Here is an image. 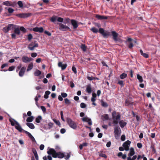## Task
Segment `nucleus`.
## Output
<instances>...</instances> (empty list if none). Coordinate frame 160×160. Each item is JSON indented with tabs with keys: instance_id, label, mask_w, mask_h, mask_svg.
Listing matches in <instances>:
<instances>
[{
	"instance_id": "obj_32",
	"label": "nucleus",
	"mask_w": 160,
	"mask_h": 160,
	"mask_svg": "<svg viewBox=\"0 0 160 160\" xmlns=\"http://www.w3.org/2000/svg\"><path fill=\"white\" fill-rule=\"evenodd\" d=\"M13 25L12 24H10L7 27H5V29H8L9 31L13 28Z\"/></svg>"
},
{
	"instance_id": "obj_7",
	"label": "nucleus",
	"mask_w": 160,
	"mask_h": 160,
	"mask_svg": "<svg viewBox=\"0 0 160 160\" xmlns=\"http://www.w3.org/2000/svg\"><path fill=\"white\" fill-rule=\"evenodd\" d=\"M51 20L53 22H55L57 21L59 22H62L63 19L62 18L54 16L51 18Z\"/></svg>"
},
{
	"instance_id": "obj_22",
	"label": "nucleus",
	"mask_w": 160,
	"mask_h": 160,
	"mask_svg": "<svg viewBox=\"0 0 160 160\" xmlns=\"http://www.w3.org/2000/svg\"><path fill=\"white\" fill-rule=\"evenodd\" d=\"M96 18L98 19H107V17H104L103 16H100L99 15H97L96 16Z\"/></svg>"
},
{
	"instance_id": "obj_10",
	"label": "nucleus",
	"mask_w": 160,
	"mask_h": 160,
	"mask_svg": "<svg viewBox=\"0 0 160 160\" xmlns=\"http://www.w3.org/2000/svg\"><path fill=\"white\" fill-rule=\"evenodd\" d=\"M131 143V142L130 141L128 140L123 144V146L125 150L128 151L129 150V147Z\"/></svg>"
},
{
	"instance_id": "obj_39",
	"label": "nucleus",
	"mask_w": 160,
	"mask_h": 160,
	"mask_svg": "<svg viewBox=\"0 0 160 160\" xmlns=\"http://www.w3.org/2000/svg\"><path fill=\"white\" fill-rule=\"evenodd\" d=\"M86 91L89 93H90L91 92V88L90 86H88L86 88Z\"/></svg>"
},
{
	"instance_id": "obj_20",
	"label": "nucleus",
	"mask_w": 160,
	"mask_h": 160,
	"mask_svg": "<svg viewBox=\"0 0 160 160\" xmlns=\"http://www.w3.org/2000/svg\"><path fill=\"white\" fill-rule=\"evenodd\" d=\"M15 127L17 130L20 132H22V129L18 122H17Z\"/></svg>"
},
{
	"instance_id": "obj_44",
	"label": "nucleus",
	"mask_w": 160,
	"mask_h": 160,
	"mask_svg": "<svg viewBox=\"0 0 160 160\" xmlns=\"http://www.w3.org/2000/svg\"><path fill=\"white\" fill-rule=\"evenodd\" d=\"M20 30L18 28H16L15 29V32L16 34H19L20 33Z\"/></svg>"
},
{
	"instance_id": "obj_6",
	"label": "nucleus",
	"mask_w": 160,
	"mask_h": 160,
	"mask_svg": "<svg viewBox=\"0 0 160 160\" xmlns=\"http://www.w3.org/2000/svg\"><path fill=\"white\" fill-rule=\"evenodd\" d=\"M127 42L129 43L128 47L130 48H131L133 46V44L137 43V42L136 40H132L130 38H128L127 40Z\"/></svg>"
},
{
	"instance_id": "obj_40",
	"label": "nucleus",
	"mask_w": 160,
	"mask_h": 160,
	"mask_svg": "<svg viewBox=\"0 0 160 160\" xmlns=\"http://www.w3.org/2000/svg\"><path fill=\"white\" fill-rule=\"evenodd\" d=\"M53 121L57 125H58L59 126H60L61 124L60 122L59 121L55 119H53Z\"/></svg>"
},
{
	"instance_id": "obj_49",
	"label": "nucleus",
	"mask_w": 160,
	"mask_h": 160,
	"mask_svg": "<svg viewBox=\"0 0 160 160\" xmlns=\"http://www.w3.org/2000/svg\"><path fill=\"white\" fill-rule=\"evenodd\" d=\"M61 95L64 98L68 96L67 94L66 93H62Z\"/></svg>"
},
{
	"instance_id": "obj_41",
	"label": "nucleus",
	"mask_w": 160,
	"mask_h": 160,
	"mask_svg": "<svg viewBox=\"0 0 160 160\" xmlns=\"http://www.w3.org/2000/svg\"><path fill=\"white\" fill-rule=\"evenodd\" d=\"M18 3L20 8H22L23 7V4L22 2L21 1H18Z\"/></svg>"
},
{
	"instance_id": "obj_46",
	"label": "nucleus",
	"mask_w": 160,
	"mask_h": 160,
	"mask_svg": "<svg viewBox=\"0 0 160 160\" xmlns=\"http://www.w3.org/2000/svg\"><path fill=\"white\" fill-rule=\"evenodd\" d=\"M81 48L84 51H85L86 50V48L85 45L83 44H82L81 46Z\"/></svg>"
},
{
	"instance_id": "obj_5",
	"label": "nucleus",
	"mask_w": 160,
	"mask_h": 160,
	"mask_svg": "<svg viewBox=\"0 0 160 160\" xmlns=\"http://www.w3.org/2000/svg\"><path fill=\"white\" fill-rule=\"evenodd\" d=\"M114 132L115 138L118 139L119 138V136L121 133V130L119 128L116 127L114 128Z\"/></svg>"
},
{
	"instance_id": "obj_63",
	"label": "nucleus",
	"mask_w": 160,
	"mask_h": 160,
	"mask_svg": "<svg viewBox=\"0 0 160 160\" xmlns=\"http://www.w3.org/2000/svg\"><path fill=\"white\" fill-rule=\"evenodd\" d=\"M28 38L29 40H30L32 38V35L31 34L28 35Z\"/></svg>"
},
{
	"instance_id": "obj_43",
	"label": "nucleus",
	"mask_w": 160,
	"mask_h": 160,
	"mask_svg": "<svg viewBox=\"0 0 160 160\" xmlns=\"http://www.w3.org/2000/svg\"><path fill=\"white\" fill-rule=\"evenodd\" d=\"M91 30H92L93 32L95 33H96L98 32V29L94 28H92L91 29Z\"/></svg>"
},
{
	"instance_id": "obj_21",
	"label": "nucleus",
	"mask_w": 160,
	"mask_h": 160,
	"mask_svg": "<svg viewBox=\"0 0 160 160\" xmlns=\"http://www.w3.org/2000/svg\"><path fill=\"white\" fill-rule=\"evenodd\" d=\"M135 154L134 150L133 148H131L130 149L129 153L128 154L129 157Z\"/></svg>"
},
{
	"instance_id": "obj_60",
	"label": "nucleus",
	"mask_w": 160,
	"mask_h": 160,
	"mask_svg": "<svg viewBox=\"0 0 160 160\" xmlns=\"http://www.w3.org/2000/svg\"><path fill=\"white\" fill-rule=\"evenodd\" d=\"M44 148V146L43 144H41L40 146V149L42 150H43Z\"/></svg>"
},
{
	"instance_id": "obj_34",
	"label": "nucleus",
	"mask_w": 160,
	"mask_h": 160,
	"mask_svg": "<svg viewBox=\"0 0 160 160\" xmlns=\"http://www.w3.org/2000/svg\"><path fill=\"white\" fill-rule=\"evenodd\" d=\"M50 92L49 91H47L45 92L44 95V98H48V95L50 94Z\"/></svg>"
},
{
	"instance_id": "obj_62",
	"label": "nucleus",
	"mask_w": 160,
	"mask_h": 160,
	"mask_svg": "<svg viewBox=\"0 0 160 160\" xmlns=\"http://www.w3.org/2000/svg\"><path fill=\"white\" fill-rule=\"evenodd\" d=\"M111 143L110 142H108L106 144V146L107 147H109L110 146Z\"/></svg>"
},
{
	"instance_id": "obj_2",
	"label": "nucleus",
	"mask_w": 160,
	"mask_h": 160,
	"mask_svg": "<svg viewBox=\"0 0 160 160\" xmlns=\"http://www.w3.org/2000/svg\"><path fill=\"white\" fill-rule=\"evenodd\" d=\"M112 116L113 118V123L115 124H117L120 119V115L118 114H116L115 112H113L112 113Z\"/></svg>"
},
{
	"instance_id": "obj_25",
	"label": "nucleus",
	"mask_w": 160,
	"mask_h": 160,
	"mask_svg": "<svg viewBox=\"0 0 160 160\" xmlns=\"http://www.w3.org/2000/svg\"><path fill=\"white\" fill-rule=\"evenodd\" d=\"M137 79L139 80V82H142L143 81L142 77L139 74H137Z\"/></svg>"
},
{
	"instance_id": "obj_64",
	"label": "nucleus",
	"mask_w": 160,
	"mask_h": 160,
	"mask_svg": "<svg viewBox=\"0 0 160 160\" xmlns=\"http://www.w3.org/2000/svg\"><path fill=\"white\" fill-rule=\"evenodd\" d=\"M58 99L60 101H62L63 100L62 97L60 95H59L58 97Z\"/></svg>"
},
{
	"instance_id": "obj_56",
	"label": "nucleus",
	"mask_w": 160,
	"mask_h": 160,
	"mask_svg": "<svg viewBox=\"0 0 160 160\" xmlns=\"http://www.w3.org/2000/svg\"><path fill=\"white\" fill-rule=\"evenodd\" d=\"M66 132V130L64 128H62L60 130V132L62 134L65 133Z\"/></svg>"
},
{
	"instance_id": "obj_28",
	"label": "nucleus",
	"mask_w": 160,
	"mask_h": 160,
	"mask_svg": "<svg viewBox=\"0 0 160 160\" xmlns=\"http://www.w3.org/2000/svg\"><path fill=\"white\" fill-rule=\"evenodd\" d=\"M42 119V117L41 116H39L36 118L35 121L37 123H39Z\"/></svg>"
},
{
	"instance_id": "obj_17",
	"label": "nucleus",
	"mask_w": 160,
	"mask_h": 160,
	"mask_svg": "<svg viewBox=\"0 0 160 160\" xmlns=\"http://www.w3.org/2000/svg\"><path fill=\"white\" fill-rule=\"evenodd\" d=\"M26 70V68L25 67H22L20 69L19 73V75L20 77H22L24 75L25 71Z\"/></svg>"
},
{
	"instance_id": "obj_58",
	"label": "nucleus",
	"mask_w": 160,
	"mask_h": 160,
	"mask_svg": "<svg viewBox=\"0 0 160 160\" xmlns=\"http://www.w3.org/2000/svg\"><path fill=\"white\" fill-rule=\"evenodd\" d=\"M121 140L122 141H124L125 140V135H122L121 136Z\"/></svg>"
},
{
	"instance_id": "obj_33",
	"label": "nucleus",
	"mask_w": 160,
	"mask_h": 160,
	"mask_svg": "<svg viewBox=\"0 0 160 160\" xmlns=\"http://www.w3.org/2000/svg\"><path fill=\"white\" fill-rule=\"evenodd\" d=\"M41 73V72L40 71L36 70L34 72V74L35 76H38L40 75Z\"/></svg>"
},
{
	"instance_id": "obj_57",
	"label": "nucleus",
	"mask_w": 160,
	"mask_h": 160,
	"mask_svg": "<svg viewBox=\"0 0 160 160\" xmlns=\"http://www.w3.org/2000/svg\"><path fill=\"white\" fill-rule=\"evenodd\" d=\"M20 29L23 32H25L26 31V29L23 27H21Z\"/></svg>"
},
{
	"instance_id": "obj_50",
	"label": "nucleus",
	"mask_w": 160,
	"mask_h": 160,
	"mask_svg": "<svg viewBox=\"0 0 160 160\" xmlns=\"http://www.w3.org/2000/svg\"><path fill=\"white\" fill-rule=\"evenodd\" d=\"M15 68V67L14 66H12L10 67L8 69V70L10 71H11L13 70Z\"/></svg>"
},
{
	"instance_id": "obj_55",
	"label": "nucleus",
	"mask_w": 160,
	"mask_h": 160,
	"mask_svg": "<svg viewBox=\"0 0 160 160\" xmlns=\"http://www.w3.org/2000/svg\"><path fill=\"white\" fill-rule=\"evenodd\" d=\"M72 71L74 72V73H77V70L74 67H72Z\"/></svg>"
},
{
	"instance_id": "obj_31",
	"label": "nucleus",
	"mask_w": 160,
	"mask_h": 160,
	"mask_svg": "<svg viewBox=\"0 0 160 160\" xmlns=\"http://www.w3.org/2000/svg\"><path fill=\"white\" fill-rule=\"evenodd\" d=\"M140 52L141 54L143 57L146 58H148V54L146 53H144L143 52L142 50H140Z\"/></svg>"
},
{
	"instance_id": "obj_23",
	"label": "nucleus",
	"mask_w": 160,
	"mask_h": 160,
	"mask_svg": "<svg viewBox=\"0 0 160 160\" xmlns=\"http://www.w3.org/2000/svg\"><path fill=\"white\" fill-rule=\"evenodd\" d=\"M26 125L31 129H33L35 128L34 125L32 123L28 122Z\"/></svg>"
},
{
	"instance_id": "obj_9",
	"label": "nucleus",
	"mask_w": 160,
	"mask_h": 160,
	"mask_svg": "<svg viewBox=\"0 0 160 160\" xmlns=\"http://www.w3.org/2000/svg\"><path fill=\"white\" fill-rule=\"evenodd\" d=\"M38 45L37 43L32 42L29 45L28 48L30 50L32 51L35 48L38 47Z\"/></svg>"
},
{
	"instance_id": "obj_52",
	"label": "nucleus",
	"mask_w": 160,
	"mask_h": 160,
	"mask_svg": "<svg viewBox=\"0 0 160 160\" xmlns=\"http://www.w3.org/2000/svg\"><path fill=\"white\" fill-rule=\"evenodd\" d=\"M102 105L105 107L108 106V105L106 103L103 101L101 102Z\"/></svg>"
},
{
	"instance_id": "obj_13",
	"label": "nucleus",
	"mask_w": 160,
	"mask_h": 160,
	"mask_svg": "<svg viewBox=\"0 0 160 160\" xmlns=\"http://www.w3.org/2000/svg\"><path fill=\"white\" fill-rule=\"evenodd\" d=\"M99 32L100 33L102 34L105 37L108 36L109 34L108 32L104 31L102 28H100L99 29Z\"/></svg>"
},
{
	"instance_id": "obj_12",
	"label": "nucleus",
	"mask_w": 160,
	"mask_h": 160,
	"mask_svg": "<svg viewBox=\"0 0 160 160\" xmlns=\"http://www.w3.org/2000/svg\"><path fill=\"white\" fill-rule=\"evenodd\" d=\"M31 58H29L26 56H23L22 58V60L23 62L25 63H27L32 60Z\"/></svg>"
},
{
	"instance_id": "obj_48",
	"label": "nucleus",
	"mask_w": 160,
	"mask_h": 160,
	"mask_svg": "<svg viewBox=\"0 0 160 160\" xmlns=\"http://www.w3.org/2000/svg\"><path fill=\"white\" fill-rule=\"evenodd\" d=\"M64 157H65V159L67 160L69 159L70 157V155L69 154L67 153V155H64Z\"/></svg>"
},
{
	"instance_id": "obj_1",
	"label": "nucleus",
	"mask_w": 160,
	"mask_h": 160,
	"mask_svg": "<svg viewBox=\"0 0 160 160\" xmlns=\"http://www.w3.org/2000/svg\"><path fill=\"white\" fill-rule=\"evenodd\" d=\"M48 150L47 153L48 154H51L53 158H62L64 157V154L63 153L59 152L57 153L54 149L52 148H48Z\"/></svg>"
},
{
	"instance_id": "obj_24",
	"label": "nucleus",
	"mask_w": 160,
	"mask_h": 160,
	"mask_svg": "<svg viewBox=\"0 0 160 160\" xmlns=\"http://www.w3.org/2000/svg\"><path fill=\"white\" fill-rule=\"evenodd\" d=\"M34 119V117L33 116H31L28 118L26 120V121L28 122H32Z\"/></svg>"
},
{
	"instance_id": "obj_59",
	"label": "nucleus",
	"mask_w": 160,
	"mask_h": 160,
	"mask_svg": "<svg viewBox=\"0 0 160 160\" xmlns=\"http://www.w3.org/2000/svg\"><path fill=\"white\" fill-rule=\"evenodd\" d=\"M87 78H88V79L89 80H92L95 78H93L92 77H89V76H88L87 77Z\"/></svg>"
},
{
	"instance_id": "obj_54",
	"label": "nucleus",
	"mask_w": 160,
	"mask_h": 160,
	"mask_svg": "<svg viewBox=\"0 0 160 160\" xmlns=\"http://www.w3.org/2000/svg\"><path fill=\"white\" fill-rule=\"evenodd\" d=\"M41 109L42 110V111L43 112H45L46 111V109L45 107L43 106H42L41 107Z\"/></svg>"
},
{
	"instance_id": "obj_42",
	"label": "nucleus",
	"mask_w": 160,
	"mask_h": 160,
	"mask_svg": "<svg viewBox=\"0 0 160 160\" xmlns=\"http://www.w3.org/2000/svg\"><path fill=\"white\" fill-rule=\"evenodd\" d=\"M118 83L122 87L124 85L123 81L122 80H118Z\"/></svg>"
},
{
	"instance_id": "obj_36",
	"label": "nucleus",
	"mask_w": 160,
	"mask_h": 160,
	"mask_svg": "<svg viewBox=\"0 0 160 160\" xmlns=\"http://www.w3.org/2000/svg\"><path fill=\"white\" fill-rule=\"evenodd\" d=\"M5 9H7L8 12L9 13H12L14 11V9L11 8H5Z\"/></svg>"
},
{
	"instance_id": "obj_30",
	"label": "nucleus",
	"mask_w": 160,
	"mask_h": 160,
	"mask_svg": "<svg viewBox=\"0 0 160 160\" xmlns=\"http://www.w3.org/2000/svg\"><path fill=\"white\" fill-rule=\"evenodd\" d=\"M3 4L8 6H12V4L10 3L9 1H6L3 2Z\"/></svg>"
},
{
	"instance_id": "obj_19",
	"label": "nucleus",
	"mask_w": 160,
	"mask_h": 160,
	"mask_svg": "<svg viewBox=\"0 0 160 160\" xmlns=\"http://www.w3.org/2000/svg\"><path fill=\"white\" fill-rule=\"evenodd\" d=\"M25 132L26 134L29 138L33 141H35V139L32 134L29 132L27 131H25Z\"/></svg>"
},
{
	"instance_id": "obj_47",
	"label": "nucleus",
	"mask_w": 160,
	"mask_h": 160,
	"mask_svg": "<svg viewBox=\"0 0 160 160\" xmlns=\"http://www.w3.org/2000/svg\"><path fill=\"white\" fill-rule=\"evenodd\" d=\"M86 107V105L84 103H81L80 104V107L82 108H84Z\"/></svg>"
},
{
	"instance_id": "obj_3",
	"label": "nucleus",
	"mask_w": 160,
	"mask_h": 160,
	"mask_svg": "<svg viewBox=\"0 0 160 160\" xmlns=\"http://www.w3.org/2000/svg\"><path fill=\"white\" fill-rule=\"evenodd\" d=\"M67 122L68 124L71 128L74 129H76L77 128V124L71 119L69 118L67 119Z\"/></svg>"
},
{
	"instance_id": "obj_27",
	"label": "nucleus",
	"mask_w": 160,
	"mask_h": 160,
	"mask_svg": "<svg viewBox=\"0 0 160 160\" xmlns=\"http://www.w3.org/2000/svg\"><path fill=\"white\" fill-rule=\"evenodd\" d=\"M10 122H11V124L12 126H15L16 125L17 122H18L16 121L13 119H10Z\"/></svg>"
},
{
	"instance_id": "obj_8",
	"label": "nucleus",
	"mask_w": 160,
	"mask_h": 160,
	"mask_svg": "<svg viewBox=\"0 0 160 160\" xmlns=\"http://www.w3.org/2000/svg\"><path fill=\"white\" fill-rule=\"evenodd\" d=\"M59 29L63 31L70 30V29L68 26L64 25L62 23H60L59 24Z\"/></svg>"
},
{
	"instance_id": "obj_35",
	"label": "nucleus",
	"mask_w": 160,
	"mask_h": 160,
	"mask_svg": "<svg viewBox=\"0 0 160 160\" xmlns=\"http://www.w3.org/2000/svg\"><path fill=\"white\" fill-rule=\"evenodd\" d=\"M64 100L65 103L67 105H68L70 104L71 102L68 99L66 98L64 99Z\"/></svg>"
},
{
	"instance_id": "obj_45",
	"label": "nucleus",
	"mask_w": 160,
	"mask_h": 160,
	"mask_svg": "<svg viewBox=\"0 0 160 160\" xmlns=\"http://www.w3.org/2000/svg\"><path fill=\"white\" fill-rule=\"evenodd\" d=\"M103 117L105 120H108L109 119L108 115V114H105L102 116Z\"/></svg>"
},
{
	"instance_id": "obj_4",
	"label": "nucleus",
	"mask_w": 160,
	"mask_h": 160,
	"mask_svg": "<svg viewBox=\"0 0 160 160\" xmlns=\"http://www.w3.org/2000/svg\"><path fill=\"white\" fill-rule=\"evenodd\" d=\"M112 34L114 40L116 42H121V40L120 38L118 36V34L115 31L112 32Z\"/></svg>"
},
{
	"instance_id": "obj_53",
	"label": "nucleus",
	"mask_w": 160,
	"mask_h": 160,
	"mask_svg": "<svg viewBox=\"0 0 160 160\" xmlns=\"http://www.w3.org/2000/svg\"><path fill=\"white\" fill-rule=\"evenodd\" d=\"M60 114H61V119L63 121H65V120H64V118H63V112H62V111H61V112Z\"/></svg>"
},
{
	"instance_id": "obj_29",
	"label": "nucleus",
	"mask_w": 160,
	"mask_h": 160,
	"mask_svg": "<svg viewBox=\"0 0 160 160\" xmlns=\"http://www.w3.org/2000/svg\"><path fill=\"white\" fill-rule=\"evenodd\" d=\"M119 124L121 128H123L126 124V123L123 121H121L119 122Z\"/></svg>"
},
{
	"instance_id": "obj_14",
	"label": "nucleus",
	"mask_w": 160,
	"mask_h": 160,
	"mask_svg": "<svg viewBox=\"0 0 160 160\" xmlns=\"http://www.w3.org/2000/svg\"><path fill=\"white\" fill-rule=\"evenodd\" d=\"M82 119L83 122H87L89 125H92V122L91 119L87 117H85L82 118Z\"/></svg>"
},
{
	"instance_id": "obj_26",
	"label": "nucleus",
	"mask_w": 160,
	"mask_h": 160,
	"mask_svg": "<svg viewBox=\"0 0 160 160\" xmlns=\"http://www.w3.org/2000/svg\"><path fill=\"white\" fill-rule=\"evenodd\" d=\"M33 67V64L32 63H30L28 66L27 71L28 72L31 70Z\"/></svg>"
},
{
	"instance_id": "obj_51",
	"label": "nucleus",
	"mask_w": 160,
	"mask_h": 160,
	"mask_svg": "<svg viewBox=\"0 0 160 160\" xmlns=\"http://www.w3.org/2000/svg\"><path fill=\"white\" fill-rule=\"evenodd\" d=\"M31 56L33 58H35L37 56V53L36 52L32 53L31 54Z\"/></svg>"
},
{
	"instance_id": "obj_61",
	"label": "nucleus",
	"mask_w": 160,
	"mask_h": 160,
	"mask_svg": "<svg viewBox=\"0 0 160 160\" xmlns=\"http://www.w3.org/2000/svg\"><path fill=\"white\" fill-rule=\"evenodd\" d=\"M137 147L138 148H140L142 147V145L141 143H138L137 144Z\"/></svg>"
},
{
	"instance_id": "obj_18",
	"label": "nucleus",
	"mask_w": 160,
	"mask_h": 160,
	"mask_svg": "<svg viewBox=\"0 0 160 160\" xmlns=\"http://www.w3.org/2000/svg\"><path fill=\"white\" fill-rule=\"evenodd\" d=\"M72 24L73 26L74 29H76L78 27V24L76 21L74 20H72L71 21Z\"/></svg>"
},
{
	"instance_id": "obj_37",
	"label": "nucleus",
	"mask_w": 160,
	"mask_h": 160,
	"mask_svg": "<svg viewBox=\"0 0 160 160\" xmlns=\"http://www.w3.org/2000/svg\"><path fill=\"white\" fill-rule=\"evenodd\" d=\"M127 76V74L125 73H123L120 76V78L122 79L125 78Z\"/></svg>"
},
{
	"instance_id": "obj_11",
	"label": "nucleus",
	"mask_w": 160,
	"mask_h": 160,
	"mask_svg": "<svg viewBox=\"0 0 160 160\" xmlns=\"http://www.w3.org/2000/svg\"><path fill=\"white\" fill-rule=\"evenodd\" d=\"M30 15V13H22L17 14L16 16L21 18H26L29 17Z\"/></svg>"
},
{
	"instance_id": "obj_38",
	"label": "nucleus",
	"mask_w": 160,
	"mask_h": 160,
	"mask_svg": "<svg viewBox=\"0 0 160 160\" xmlns=\"http://www.w3.org/2000/svg\"><path fill=\"white\" fill-rule=\"evenodd\" d=\"M137 158V156L136 155L134 156L132 158L130 156L127 158V160H135Z\"/></svg>"
},
{
	"instance_id": "obj_15",
	"label": "nucleus",
	"mask_w": 160,
	"mask_h": 160,
	"mask_svg": "<svg viewBox=\"0 0 160 160\" xmlns=\"http://www.w3.org/2000/svg\"><path fill=\"white\" fill-rule=\"evenodd\" d=\"M58 65L59 67H61L62 69L64 70L67 67V64H62L61 62L58 63Z\"/></svg>"
},
{
	"instance_id": "obj_16",
	"label": "nucleus",
	"mask_w": 160,
	"mask_h": 160,
	"mask_svg": "<svg viewBox=\"0 0 160 160\" xmlns=\"http://www.w3.org/2000/svg\"><path fill=\"white\" fill-rule=\"evenodd\" d=\"M33 31L35 32H43V29L42 27H36L33 29Z\"/></svg>"
}]
</instances>
